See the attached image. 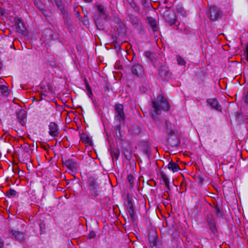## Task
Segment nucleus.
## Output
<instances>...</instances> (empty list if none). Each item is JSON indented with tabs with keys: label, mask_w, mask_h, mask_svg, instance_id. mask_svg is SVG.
Wrapping results in <instances>:
<instances>
[{
	"label": "nucleus",
	"mask_w": 248,
	"mask_h": 248,
	"mask_svg": "<svg viewBox=\"0 0 248 248\" xmlns=\"http://www.w3.org/2000/svg\"><path fill=\"white\" fill-rule=\"evenodd\" d=\"M97 10L99 13V16H100L101 19L99 18L95 17L94 21L97 23H100L101 20L107 19L108 17V11L105 9L103 5L101 4L97 5L96 6Z\"/></svg>",
	"instance_id": "3"
},
{
	"label": "nucleus",
	"mask_w": 248,
	"mask_h": 248,
	"mask_svg": "<svg viewBox=\"0 0 248 248\" xmlns=\"http://www.w3.org/2000/svg\"><path fill=\"white\" fill-rule=\"evenodd\" d=\"M207 222L210 229L213 232L216 231L215 221L212 215H208L207 217Z\"/></svg>",
	"instance_id": "12"
},
{
	"label": "nucleus",
	"mask_w": 248,
	"mask_h": 248,
	"mask_svg": "<svg viewBox=\"0 0 248 248\" xmlns=\"http://www.w3.org/2000/svg\"><path fill=\"white\" fill-rule=\"evenodd\" d=\"M115 118L119 122V125L121 122L125 120V114L124 111V106L122 104H117L115 106Z\"/></svg>",
	"instance_id": "4"
},
{
	"label": "nucleus",
	"mask_w": 248,
	"mask_h": 248,
	"mask_svg": "<svg viewBox=\"0 0 248 248\" xmlns=\"http://www.w3.org/2000/svg\"><path fill=\"white\" fill-rule=\"evenodd\" d=\"M14 26H15L16 31L22 35H25L27 32L26 27L21 19L16 17L14 19Z\"/></svg>",
	"instance_id": "2"
},
{
	"label": "nucleus",
	"mask_w": 248,
	"mask_h": 248,
	"mask_svg": "<svg viewBox=\"0 0 248 248\" xmlns=\"http://www.w3.org/2000/svg\"><path fill=\"white\" fill-rule=\"evenodd\" d=\"M0 91L4 95H7L9 93L8 87L4 85H0Z\"/></svg>",
	"instance_id": "19"
},
{
	"label": "nucleus",
	"mask_w": 248,
	"mask_h": 248,
	"mask_svg": "<svg viewBox=\"0 0 248 248\" xmlns=\"http://www.w3.org/2000/svg\"><path fill=\"white\" fill-rule=\"evenodd\" d=\"M177 11L178 13H181L182 15H184L183 14V9L181 7H177Z\"/></svg>",
	"instance_id": "33"
},
{
	"label": "nucleus",
	"mask_w": 248,
	"mask_h": 248,
	"mask_svg": "<svg viewBox=\"0 0 248 248\" xmlns=\"http://www.w3.org/2000/svg\"><path fill=\"white\" fill-rule=\"evenodd\" d=\"M61 10L63 15H65L67 13L64 9H61Z\"/></svg>",
	"instance_id": "35"
},
{
	"label": "nucleus",
	"mask_w": 248,
	"mask_h": 248,
	"mask_svg": "<svg viewBox=\"0 0 248 248\" xmlns=\"http://www.w3.org/2000/svg\"><path fill=\"white\" fill-rule=\"evenodd\" d=\"M247 102H248V100H247Z\"/></svg>",
	"instance_id": "38"
},
{
	"label": "nucleus",
	"mask_w": 248,
	"mask_h": 248,
	"mask_svg": "<svg viewBox=\"0 0 248 248\" xmlns=\"http://www.w3.org/2000/svg\"><path fill=\"white\" fill-rule=\"evenodd\" d=\"M127 209L132 221L136 219V216L132 203L128 201L126 204Z\"/></svg>",
	"instance_id": "11"
},
{
	"label": "nucleus",
	"mask_w": 248,
	"mask_h": 248,
	"mask_svg": "<svg viewBox=\"0 0 248 248\" xmlns=\"http://www.w3.org/2000/svg\"><path fill=\"white\" fill-rule=\"evenodd\" d=\"M160 175L161 178L163 180V182L167 186H169V180L167 177V176L163 172H160Z\"/></svg>",
	"instance_id": "17"
},
{
	"label": "nucleus",
	"mask_w": 248,
	"mask_h": 248,
	"mask_svg": "<svg viewBox=\"0 0 248 248\" xmlns=\"http://www.w3.org/2000/svg\"><path fill=\"white\" fill-rule=\"evenodd\" d=\"M111 156H112V157L113 159L114 158L117 159L119 155L116 153H111Z\"/></svg>",
	"instance_id": "32"
},
{
	"label": "nucleus",
	"mask_w": 248,
	"mask_h": 248,
	"mask_svg": "<svg viewBox=\"0 0 248 248\" xmlns=\"http://www.w3.org/2000/svg\"><path fill=\"white\" fill-rule=\"evenodd\" d=\"M158 75L163 78L166 80L170 78V74L168 68L165 65H162L158 70Z\"/></svg>",
	"instance_id": "7"
},
{
	"label": "nucleus",
	"mask_w": 248,
	"mask_h": 248,
	"mask_svg": "<svg viewBox=\"0 0 248 248\" xmlns=\"http://www.w3.org/2000/svg\"><path fill=\"white\" fill-rule=\"evenodd\" d=\"M25 149H26V151H25L24 154H23V155L24 156V157L26 158V160H28L30 158V153H29V152L28 151L29 145H26L25 146L24 150H25Z\"/></svg>",
	"instance_id": "20"
},
{
	"label": "nucleus",
	"mask_w": 248,
	"mask_h": 248,
	"mask_svg": "<svg viewBox=\"0 0 248 248\" xmlns=\"http://www.w3.org/2000/svg\"><path fill=\"white\" fill-rule=\"evenodd\" d=\"M152 106L157 115L161 113V110L168 111L170 108L168 101L161 95L158 96L156 101H152Z\"/></svg>",
	"instance_id": "1"
},
{
	"label": "nucleus",
	"mask_w": 248,
	"mask_h": 248,
	"mask_svg": "<svg viewBox=\"0 0 248 248\" xmlns=\"http://www.w3.org/2000/svg\"><path fill=\"white\" fill-rule=\"evenodd\" d=\"M152 55V54L150 52L147 51L145 53V56L149 59H151Z\"/></svg>",
	"instance_id": "31"
},
{
	"label": "nucleus",
	"mask_w": 248,
	"mask_h": 248,
	"mask_svg": "<svg viewBox=\"0 0 248 248\" xmlns=\"http://www.w3.org/2000/svg\"><path fill=\"white\" fill-rule=\"evenodd\" d=\"M96 236V233H95L94 232H91L89 234V235H88V237L89 238H93L94 237H95V236Z\"/></svg>",
	"instance_id": "29"
},
{
	"label": "nucleus",
	"mask_w": 248,
	"mask_h": 248,
	"mask_svg": "<svg viewBox=\"0 0 248 248\" xmlns=\"http://www.w3.org/2000/svg\"><path fill=\"white\" fill-rule=\"evenodd\" d=\"M34 4L36 5L40 9L43 10L41 2L39 0H35Z\"/></svg>",
	"instance_id": "26"
},
{
	"label": "nucleus",
	"mask_w": 248,
	"mask_h": 248,
	"mask_svg": "<svg viewBox=\"0 0 248 248\" xmlns=\"http://www.w3.org/2000/svg\"><path fill=\"white\" fill-rule=\"evenodd\" d=\"M17 117L21 120H23L25 118V111H20L19 113L17 114Z\"/></svg>",
	"instance_id": "24"
},
{
	"label": "nucleus",
	"mask_w": 248,
	"mask_h": 248,
	"mask_svg": "<svg viewBox=\"0 0 248 248\" xmlns=\"http://www.w3.org/2000/svg\"><path fill=\"white\" fill-rule=\"evenodd\" d=\"M86 89L88 91L89 93H90L91 94H92V90L90 87V86L88 84H86Z\"/></svg>",
	"instance_id": "34"
},
{
	"label": "nucleus",
	"mask_w": 248,
	"mask_h": 248,
	"mask_svg": "<svg viewBox=\"0 0 248 248\" xmlns=\"http://www.w3.org/2000/svg\"><path fill=\"white\" fill-rule=\"evenodd\" d=\"M222 12L219 8L214 6L210 8V18L212 20H217L222 16Z\"/></svg>",
	"instance_id": "5"
},
{
	"label": "nucleus",
	"mask_w": 248,
	"mask_h": 248,
	"mask_svg": "<svg viewBox=\"0 0 248 248\" xmlns=\"http://www.w3.org/2000/svg\"><path fill=\"white\" fill-rule=\"evenodd\" d=\"M16 192L15 190L10 189L7 191V195L8 197H13L16 195Z\"/></svg>",
	"instance_id": "22"
},
{
	"label": "nucleus",
	"mask_w": 248,
	"mask_h": 248,
	"mask_svg": "<svg viewBox=\"0 0 248 248\" xmlns=\"http://www.w3.org/2000/svg\"><path fill=\"white\" fill-rule=\"evenodd\" d=\"M3 243L0 241V248H3Z\"/></svg>",
	"instance_id": "36"
},
{
	"label": "nucleus",
	"mask_w": 248,
	"mask_h": 248,
	"mask_svg": "<svg viewBox=\"0 0 248 248\" xmlns=\"http://www.w3.org/2000/svg\"><path fill=\"white\" fill-rule=\"evenodd\" d=\"M168 168L169 170H172L173 172H177L180 170L179 166L178 164L171 161L169 162Z\"/></svg>",
	"instance_id": "16"
},
{
	"label": "nucleus",
	"mask_w": 248,
	"mask_h": 248,
	"mask_svg": "<svg viewBox=\"0 0 248 248\" xmlns=\"http://www.w3.org/2000/svg\"><path fill=\"white\" fill-rule=\"evenodd\" d=\"M176 59L178 64L180 65H184L186 64V61L185 60L180 56H177L176 57Z\"/></svg>",
	"instance_id": "21"
},
{
	"label": "nucleus",
	"mask_w": 248,
	"mask_h": 248,
	"mask_svg": "<svg viewBox=\"0 0 248 248\" xmlns=\"http://www.w3.org/2000/svg\"><path fill=\"white\" fill-rule=\"evenodd\" d=\"M11 233L12 234V238L20 242L25 240V234L22 232L12 230H11Z\"/></svg>",
	"instance_id": "9"
},
{
	"label": "nucleus",
	"mask_w": 248,
	"mask_h": 248,
	"mask_svg": "<svg viewBox=\"0 0 248 248\" xmlns=\"http://www.w3.org/2000/svg\"><path fill=\"white\" fill-rule=\"evenodd\" d=\"M89 184L90 186V190H93L96 186V182L93 180H90Z\"/></svg>",
	"instance_id": "23"
},
{
	"label": "nucleus",
	"mask_w": 248,
	"mask_h": 248,
	"mask_svg": "<svg viewBox=\"0 0 248 248\" xmlns=\"http://www.w3.org/2000/svg\"><path fill=\"white\" fill-rule=\"evenodd\" d=\"M207 102L213 108L219 111L221 110V106L218 104L217 101L216 99H208Z\"/></svg>",
	"instance_id": "13"
},
{
	"label": "nucleus",
	"mask_w": 248,
	"mask_h": 248,
	"mask_svg": "<svg viewBox=\"0 0 248 248\" xmlns=\"http://www.w3.org/2000/svg\"><path fill=\"white\" fill-rule=\"evenodd\" d=\"M132 73L137 76L140 77L144 75V70L141 65L140 64H136L131 67Z\"/></svg>",
	"instance_id": "6"
},
{
	"label": "nucleus",
	"mask_w": 248,
	"mask_h": 248,
	"mask_svg": "<svg viewBox=\"0 0 248 248\" xmlns=\"http://www.w3.org/2000/svg\"><path fill=\"white\" fill-rule=\"evenodd\" d=\"M40 227V232L41 233H44L45 230V224L44 223H41L39 224Z\"/></svg>",
	"instance_id": "27"
},
{
	"label": "nucleus",
	"mask_w": 248,
	"mask_h": 248,
	"mask_svg": "<svg viewBox=\"0 0 248 248\" xmlns=\"http://www.w3.org/2000/svg\"><path fill=\"white\" fill-rule=\"evenodd\" d=\"M166 132L169 136H170L174 133L173 125L169 122H166Z\"/></svg>",
	"instance_id": "15"
},
{
	"label": "nucleus",
	"mask_w": 248,
	"mask_h": 248,
	"mask_svg": "<svg viewBox=\"0 0 248 248\" xmlns=\"http://www.w3.org/2000/svg\"><path fill=\"white\" fill-rule=\"evenodd\" d=\"M59 133V129L57 125L51 122L49 124V134L50 136L53 137L57 136Z\"/></svg>",
	"instance_id": "10"
},
{
	"label": "nucleus",
	"mask_w": 248,
	"mask_h": 248,
	"mask_svg": "<svg viewBox=\"0 0 248 248\" xmlns=\"http://www.w3.org/2000/svg\"><path fill=\"white\" fill-rule=\"evenodd\" d=\"M245 53L246 54V59L248 61V43L246 45Z\"/></svg>",
	"instance_id": "30"
},
{
	"label": "nucleus",
	"mask_w": 248,
	"mask_h": 248,
	"mask_svg": "<svg viewBox=\"0 0 248 248\" xmlns=\"http://www.w3.org/2000/svg\"><path fill=\"white\" fill-rule=\"evenodd\" d=\"M64 165L70 170H76L78 167V164L76 160L73 159H68L64 162Z\"/></svg>",
	"instance_id": "8"
},
{
	"label": "nucleus",
	"mask_w": 248,
	"mask_h": 248,
	"mask_svg": "<svg viewBox=\"0 0 248 248\" xmlns=\"http://www.w3.org/2000/svg\"><path fill=\"white\" fill-rule=\"evenodd\" d=\"M148 21L149 24L152 26L153 30L155 31L156 28V20L153 17H148Z\"/></svg>",
	"instance_id": "18"
},
{
	"label": "nucleus",
	"mask_w": 248,
	"mask_h": 248,
	"mask_svg": "<svg viewBox=\"0 0 248 248\" xmlns=\"http://www.w3.org/2000/svg\"><path fill=\"white\" fill-rule=\"evenodd\" d=\"M215 212L217 214V216H222L221 212L217 206L215 207Z\"/></svg>",
	"instance_id": "28"
},
{
	"label": "nucleus",
	"mask_w": 248,
	"mask_h": 248,
	"mask_svg": "<svg viewBox=\"0 0 248 248\" xmlns=\"http://www.w3.org/2000/svg\"><path fill=\"white\" fill-rule=\"evenodd\" d=\"M127 180L128 181L129 184L131 186L134 183V178L132 175H128L127 176Z\"/></svg>",
	"instance_id": "25"
},
{
	"label": "nucleus",
	"mask_w": 248,
	"mask_h": 248,
	"mask_svg": "<svg viewBox=\"0 0 248 248\" xmlns=\"http://www.w3.org/2000/svg\"><path fill=\"white\" fill-rule=\"evenodd\" d=\"M166 19L171 24H173L175 22V16L173 12L169 11H167L165 15Z\"/></svg>",
	"instance_id": "14"
},
{
	"label": "nucleus",
	"mask_w": 248,
	"mask_h": 248,
	"mask_svg": "<svg viewBox=\"0 0 248 248\" xmlns=\"http://www.w3.org/2000/svg\"><path fill=\"white\" fill-rule=\"evenodd\" d=\"M84 0L86 2H88V3H89V2H91L92 1V0Z\"/></svg>",
	"instance_id": "37"
}]
</instances>
